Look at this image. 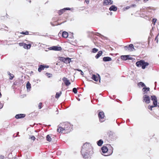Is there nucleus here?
<instances>
[{
    "mask_svg": "<svg viewBox=\"0 0 159 159\" xmlns=\"http://www.w3.org/2000/svg\"><path fill=\"white\" fill-rule=\"evenodd\" d=\"M107 137L109 140H111L115 137V134L112 132L110 131L107 133Z\"/></svg>",
    "mask_w": 159,
    "mask_h": 159,
    "instance_id": "1a4fd4ad",
    "label": "nucleus"
},
{
    "mask_svg": "<svg viewBox=\"0 0 159 159\" xmlns=\"http://www.w3.org/2000/svg\"><path fill=\"white\" fill-rule=\"evenodd\" d=\"M92 79L96 81H97L98 80V77L95 75H92L91 77Z\"/></svg>",
    "mask_w": 159,
    "mask_h": 159,
    "instance_id": "a211bd4d",
    "label": "nucleus"
},
{
    "mask_svg": "<svg viewBox=\"0 0 159 159\" xmlns=\"http://www.w3.org/2000/svg\"><path fill=\"white\" fill-rule=\"evenodd\" d=\"M73 92L75 93H77V89L76 88H74L73 89Z\"/></svg>",
    "mask_w": 159,
    "mask_h": 159,
    "instance_id": "72a5a7b5",
    "label": "nucleus"
},
{
    "mask_svg": "<svg viewBox=\"0 0 159 159\" xmlns=\"http://www.w3.org/2000/svg\"><path fill=\"white\" fill-rule=\"evenodd\" d=\"M20 33L21 34H23L25 35H28L29 34V32L28 31H26L25 32H20Z\"/></svg>",
    "mask_w": 159,
    "mask_h": 159,
    "instance_id": "cd10ccee",
    "label": "nucleus"
},
{
    "mask_svg": "<svg viewBox=\"0 0 159 159\" xmlns=\"http://www.w3.org/2000/svg\"><path fill=\"white\" fill-rule=\"evenodd\" d=\"M101 149L102 152L103 153H106L108 150L106 146H103L102 148Z\"/></svg>",
    "mask_w": 159,
    "mask_h": 159,
    "instance_id": "dca6fc26",
    "label": "nucleus"
},
{
    "mask_svg": "<svg viewBox=\"0 0 159 159\" xmlns=\"http://www.w3.org/2000/svg\"><path fill=\"white\" fill-rule=\"evenodd\" d=\"M125 50L126 51H129L130 52L133 51L134 49V46L133 44H130L129 46H126L124 47Z\"/></svg>",
    "mask_w": 159,
    "mask_h": 159,
    "instance_id": "39448f33",
    "label": "nucleus"
},
{
    "mask_svg": "<svg viewBox=\"0 0 159 159\" xmlns=\"http://www.w3.org/2000/svg\"><path fill=\"white\" fill-rule=\"evenodd\" d=\"M143 100L147 103H149L150 102V98L148 96L146 95L143 96Z\"/></svg>",
    "mask_w": 159,
    "mask_h": 159,
    "instance_id": "f8f14e48",
    "label": "nucleus"
},
{
    "mask_svg": "<svg viewBox=\"0 0 159 159\" xmlns=\"http://www.w3.org/2000/svg\"><path fill=\"white\" fill-rule=\"evenodd\" d=\"M61 60L66 63H69L71 61V59L68 57H61Z\"/></svg>",
    "mask_w": 159,
    "mask_h": 159,
    "instance_id": "9d476101",
    "label": "nucleus"
},
{
    "mask_svg": "<svg viewBox=\"0 0 159 159\" xmlns=\"http://www.w3.org/2000/svg\"><path fill=\"white\" fill-rule=\"evenodd\" d=\"M62 37L66 38L68 37L69 35L67 32L66 31H64L62 33Z\"/></svg>",
    "mask_w": 159,
    "mask_h": 159,
    "instance_id": "6ab92c4d",
    "label": "nucleus"
},
{
    "mask_svg": "<svg viewBox=\"0 0 159 159\" xmlns=\"http://www.w3.org/2000/svg\"><path fill=\"white\" fill-rule=\"evenodd\" d=\"M157 20L156 19H155V18L153 19L152 20V23H154V24H155V23L156 22Z\"/></svg>",
    "mask_w": 159,
    "mask_h": 159,
    "instance_id": "58836bf2",
    "label": "nucleus"
},
{
    "mask_svg": "<svg viewBox=\"0 0 159 159\" xmlns=\"http://www.w3.org/2000/svg\"><path fill=\"white\" fill-rule=\"evenodd\" d=\"M151 8L150 7H148L147 8V10H150L151 9Z\"/></svg>",
    "mask_w": 159,
    "mask_h": 159,
    "instance_id": "a18cd8bd",
    "label": "nucleus"
},
{
    "mask_svg": "<svg viewBox=\"0 0 159 159\" xmlns=\"http://www.w3.org/2000/svg\"><path fill=\"white\" fill-rule=\"evenodd\" d=\"M149 90L150 88H144L142 89L143 91L145 93H146L147 91H149Z\"/></svg>",
    "mask_w": 159,
    "mask_h": 159,
    "instance_id": "bb28decb",
    "label": "nucleus"
},
{
    "mask_svg": "<svg viewBox=\"0 0 159 159\" xmlns=\"http://www.w3.org/2000/svg\"><path fill=\"white\" fill-rule=\"evenodd\" d=\"M129 7H128H128H126V8L127 9H128L129 8Z\"/></svg>",
    "mask_w": 159,
    "mask_h": 159,
    "instance_id": "49530a36",
    "label": "nucleus"
},
{
    "mask_svg": "<svg viewBox=\"0 0 159 159\" xmlns=\"http://www.w3.org/2000/svg\"><path fill=\"white\" fill-rule=\"evenodd\" d=\"M25 116V115L24 114H20L16 115L15 118L17 119L22 118Z\"/></svg>",
    "mask_w": 159,
    "mask_h": 159,
    "instance_id": "2eb2a0df",
    "label": "nucleus"
},
{
    "mask_svg": "<svg viewBox=\"0 0 159 159\" xmlns=\"http://www.w3.org/2000/svg\"><path fill=\"white\" fill-rule=\"evenodd\" d=\"M62 80L66 86H69L71 84L69 80H68L67 78L65 77L63 78Z\"/></svg>",
    "mask_w": 159,
    "mask_h": 159,
    "instance_id": "9b49d317",
    "label": "nucleus"
},
{
    "mask_svg": "<svg viewBox=\"0 0 159 159\" xmlns=\"http://www.w3.org/2000/svg\"><path fill=\"white\" fill-rule=\"evenodd\" d=\"M72 38L73 37V35H72Z\"/></svg>",
    "mask_w": 159,
    "mask_h": 159,
    "instance_id": "09e8293b",
    "label": "nucleus"
},
{
    "mask_svg": "<svg viewBox=\"0 0 159 159\" xmlns=\"http://www.w3.org/2000/svg\"><path fill=\"white\" fill-rule=\"evenodd\" d=\"M71 126L68 123H66L64 127L59 126L57 129V131L59 133L66 134L69 133L70 131Z\"/></svg>",
    "mask_w": 159,
    "mask_h": 159,
    "instance_id": "f03ea898",
    "label": "nucleus"
},
{
    "mask_svg": "<svg viewBox=\"0 0 159 159\" xmlns=\"http://www.w3.org/2000/svg\"><path fill=\"white\" fill-rule=\"evenodd\" d=\"M81 152L83 157L88 158L93 153V148L89 144L85 143L82 147Z\"/></svg>",
    "mask_w": 159,
    "mask_h": 159,
    "instance_id": "f257e3e1",
    "label": "nucleus"
},
{
    "mask_svg": "<svg viewBox=\"0 0 159 159\" xmlns=\"http://www.w3.org/2000/svg\"><path fill=\"white\" fill-rule=\"evenodd\" d=\"M155 107L154 106V105H152V106H149L148 107V108L149 109H150L151 110H152V109L153 107Z\"/></svg>",
    "mask_w": 159,
    "mask_h": 159,
    "instance_id": "e433bc0d",
    "label": "nucleus"
},
{
    "mask_svg": "<svg viewBox=\"0 0 159 159\" xmlns=\"http://www.w3.org/2000/svg\"><path fill=\"white\" fill-rule=\"evenodd\" d=\"M42 104L41 102H40L39 103L38 105V107L39 109H40L42 108Z\"/></svg>",
    "mask_w": 159,
    "mask_h": 159,
    "instance_id": "f704fd0d",
    "label": "nucleus"
},
{
    "mask_svg": "<svg viewBox=\"0 0 159 159\" xmlns=\"http://www.w3.org/2000/svg\"><path fill=\"white\" fill-rule=\"evenodd\" d=\"M48 67L49 66H48L40 65L38 68V70L39 72H40L42 70H44L45 68H48Z\"/></svg>",
    "mask_w": 159,
    "mask_h": 159,
    "instance_id": "ddd939ff",
    "label": "nucleus"
},
{
    "mask_svg": "<svg viewBox=\"0 0 159 159\" xmlns=\"http://www.w3.org/2000/svg\"><path fill=\"white\" fill-rule=\"evenodd\" d=\"M30 139L31 140H33V141H34L36 139L35 138L34 136H32L30 137Z\"/></svg>",
    "mask_w": 159,
    "mask_h": 159,
    "instance_id": "4c0bfd02",
    "label": "nucleus"
},
{
    "mask_svg": "<svg viewBox=\"0 0 159 159\" xmlns=\"http://www.w3.org/2000/svg\"><path fill=\"white\" fill-rule=\"evenodd\" d=\"M89 2V0H85V2L87 4H88Z\"/></svg>",
    "mask_w": 159,
    "mask_h": 159,
    "instance_id": "ea45409f",
    "label": "nucleus"
},
{
    "mask_svg": "<svg viewBox=\"0 0 159 159\" xmlns=\"http://www.w3.org/2000/svg\"><path fill=\"white\" fill-rule=\"evenodd\" d=\"M4 158V156L1 155L0 156V159H3Z\"/></svg>",
    "mask_w": 159,
    "mask_h": 159,
    "instance_id": "a19ab883",
    "label": "nucleus"
},
{
    "mask_svg": "<svg viewBox=\"0 0 159 159\" xmlns=\"http://www.w3.org/2000/svg\"><path fill=\"white\" fill-rule=\"evenodd\" d=\"M62 93L61 92H60L59 93H57L55 96V98H58L61 95Z\"/></svg>",
    "mask_w": 159,
    "mask_h": 159,
    "instance_id": "a878e982",
    "label": "nucleus"
},
{
    "mask_svg": "<svg viewBox=\"0 0 159 159\" xmlns=\"http://www.w3.org/2000/svg\"><path fill=\"white\" fill-rule=\"evenodd\" d=\"M155 40L157 41V43H158V35H157L155 38Z\"/></svg>",
    "mask_w": 159,
    "mask_h": 159,
    "instance_id": "79ce46f5",
    "label": "nucleus"
},
{
    "mask_svg": "<svg viewBox=\"0 0 159 159\" xmlns=\"http://www.w3.org/2000/svg\"><path fill=\"white\" fill-rule=\"evenodd\" d=\"M138 85L139 86H141L142 87H145V85L144 83L142 82H140L138 84Z\"/></svg>",
    "mask_w": 159,
    "mask_h": 159,
    "instance_id": "c756f323",
    "label": "nucleus"
},
{
    "mask_svg": "<svg viewBox=\"0 0 159 159\" xmlns=\"http://www.w3.org/2000/svg\"><path fill=\"white\" fill-rule=\"evenodd\" d=\"M109 10L110 11H116L117 10V8L115 5H112L109 8Z\"/></svg>",
    "mask_w": 159,
    "mask_h": 159,
    "instance_id": "f3484780",
    "label": "nucleus"
},
{
    "mask_svg": "<svg viewBox=\"0 0 159 159\" xmlns=\"http://www.w3.org/2000/svg\"><path fill=\"white\" fill-rule=\"evenodd\" d=\"M103 60L104 61H110L111 60V58L109 57H104L103 58Z\"/></svg>",
    "mask_w": 159,
    "mask_h": 159,
    "instance_id": "aec40b11",
    "label": "nucleus"
},
{
    "mask_svg": "<svg viewBox=\"0 0 159 159\" xmlns=\"http://www.w3.org/2000/svg\"><path fill=\"white\" fill-rule=\"evenodd\" d=\"M46 75L48 77V78H50L52 76V74L50 73H46Z\"/></svg>",
    "mask_w": 159,
    "mask_h": 159,
    "instance_id": "473e14b6",
    "label": "nucleus"
},
{
    "mask_svg": "<svg viewBox=\"0 0 159 159\" xmlns=\"http://www.w3.org/2000/svg\"><path fill=\"white\" fill-rule=\"evenodd\" d=\"M25 43L23 42L20 43H19V45L20 46H23L24 47V45H25Z\"/></svg>",
    "mask_w": 159,
    "mask_h": 159,
    "instance_id": "c9c22d12",
    "label": "nucleus"
},
{
    "mask_svg": "<svg viewBox=\"0 0 159 159\" xmlns=\"http://www.w3.org/2000/svg\"><path fill=\"white\" fill-rule=\"evenodd\" d=\"M151 99L153 101V104L154 106L157 107V102L156 97L154 95L152 96H151Z\"/></svg>",
    "mask_w": 159,
    "mask_h": 159,
    "instance_id": "423d86ee",
    "label": "nucleus"
},
{
    "mask_svg": "<svg viewBox=\"0 0 159 159\" xmlns=\"http://www.w3.org/2000/svg\"><path fill=\"white\" fill-rule=\"evenodd\" d=\"M51 49L55 50V51H61L62 48L60 47H58L56 46H54L51 47Z\"/></svg>",
    "mask_w": 159,
    "mask_h": 159,
    "instance_id": "4468645a",
    "label": "nucleus"
},
{
    "mask_svg": "<svg viewBox=\"0 0 159 159\" xmlns=\"http://www.w3.org/2000/svg\"><path fill=\"white\" fill-rule=\"evenodd\" d=\"M9 75L10 76L9 79L10 80H12L13 79V78L14 77V75H13V74H11L9 72Z\"/></svg>",
    "mask_w": 159,
    "mask_h": 159,
    "instance_id": "7c9ffc66",
    "label": "nucleus"
},
{
    "mask_svg": "<svg viewBox=\"0 0 159 159\" xmlns=\"http://www.w3.org/2000/svg\"><path fill=\"white\" fill-rule=\"evenodd\" d=\"M98 116L100 122H102L105 121L106 120L105 116L103 112H99L98 114Z\"/></svg>",
    "mask_w": 159,
    "mask_h": 159,
    "instance_id": "20e7f679",
    "label": "nucleus"
},
{
    "mask_svg": "<svg viewBox=\"0 0 159 159\" xmlns=\"http://www.w3.org/2000/svg\"><path fill=\"white\" fill-rule=\"evenodd\" d=\"M75 70H76L80 72H81L82 71V70H79V69H75Z\"/></svg>",
    "mask_w": 159,
    "mask_h": 159,
    "instance_id": "37998d69",
    "label": "nucleus"
},
{
    "mask_svg": "<svg viewBox=\"0 0 159 159\" xmlns=\"http://www.w3.org/2000/svg\"><path fill=\"white\" fill-rule=\"evenodd\" d=\"M30 47H31L30 44H26V43H25V45H24V46L23 47L25 49H29L30 48Z\"/></svg>",
    "mask_w": 159,
    "mask_h": 159,
    "instance_id": "b1692460",
    "label": "nucleus"
},
{
    "mask_svg": "<svg viewBox=\"0 0 159 159\" xmlns=\"http://www.w3.org/2000/svg\"><path fill=\"white\" fill-rule=\"evenodd\" d=\"M103 143V141L102 139L99 140L97 142L98 145L99 146H101L102 144Z\"/></svg>",
    "mask_w": 159,
    "mask_h": 159,
    "instance_id": "5701e85b",
    "label": "nucleus"
},
{
    "mask_svg": "<svg viewBox=\"0 0 159 159\" xmlns=\"http://www.w3.org/2000/svg\"><path fill=\"white\" fill-rule=\"evenodd\" d=\"M136 66L138 67H141L143 69H145L149 65L148 63L145 62L143 60H141L136 63Z\"/></svg>",
    "mask_w": 159,
    "mask_h": 159,
    "instance_id": "7ed1b4c3",
    "label": "nucleus"
},
{
    "mask_svg": "<svg viewBox=\"0 0 159 159\" xmlns=\"http://www.w3.org/2000/svg\"><path fill=\"white\" fill-rule=\"evenodd\" d=\"M81 74L82 75H83L84 74L83 72L82 71L81 72Z\"/></svg>",
    "mask_w": 159,
    "mask_h": 159,
    "instance_id": "c03bdc74",
    "label": "nucleus"
},
{
    "mask_svg": "<svg viewBox=\"0 0 159 159\" xmlns=\"http://www.w3.org/2000/svg\"><path fill=\"white\" fill-rule=\"evenodd\" d=\"M46 140L49 142H51L52 141V138L50 135H48L46 136Z\"/></svg>",
    "mask_w": 159,
    "mask_h": 159,
    "instance_id": "393cba45",
    "label": "nucleus"
},
{
    "mask_svg": "<svg viewBox=\"0 0 159 159\" xmlns=\"http://www.w3.org/2000/svg\"><path fill=\"white\" fill-rule=\"evenodd\" d=\"M2 96V94L0 92V98H1Z\"/></svg>",
    "mask_w": 159,
    "mask_h": 159,
    "instance_id": "de8ad7c7",
    "label": "nucleus"
},
{
    "mask_svg": "<svg viewBox=\"0 0 159 159\" xmlns=\"http://www.w3.org/2000/svg\"><path fill=\"white\" fill-rule=\"evenodd\" d=\"M113 3V1L111 0H104L103 4L104 6L110 5Z\"/></svg>",
    "mask_w": 159,
    "mask_h": 159,
    "instance_id": "6e6552de",
    "label": "nucleus"
},
{
    "mask_svg": "<svg viewBox=\"0 0 159 159\" xmlns=\"http://www.w3.org/2000/svg\"><path fill=\"white\" fill-rule=\"evenodd\" d=\"M129 57V55H125V56H121L120 57V58L122 60L125 61L127 59H128V58Z\"/></svg>",
    "mask_w": 159,
    "mask_h": 159,
    "instance_id": "412c9836",
    "label": "nucleus"
},
{
    "mask_svg": "<svg viewBox=\"0 0 159 159\" xmlns=\"http://www.w3.org/2000/svg\"><path fill=\"white\" fill-rule=\"evenodd\" d=\"M70 10L71 8L69 7L65 8L58 11V13L59 15L61 16L63 14L66 10Z\"/></svg>",
    "mask_w": 159,
    "mask_h": 159,
    "instance_id": "0eeeda50",
    "label": "nucleus"
},
{
    "mask_svg": "<svg viewBox=\"0 0 159 159\" xmlns=\"http://www.w3.org/2000/svg\"><path fill=\"white\" fill-rule=\"evenodd\" d=\"M98 51V49L96 48H93L92 49V52L96 53Z\"/></svg>",
    "mask_w": 159,
    "mask_h": 159,
    "instance_id": "2f4dec72",
    "label": "nucleus"
},
{
    "mask_svg": "<svg viewBox=\"0 0 159 159\" xmlns=\"http://www.w3.org/2000/svg\"><path fill=\"white\" fill-rule=\"evenodd\" d=\"M102 52L101 51H99L98 54L95 56V57L96 59H98L102 54Z\"/></svg>",
    "mask_w": 159,
    "mask_h": 159,
    "instance_id": "4be33fe9",
    "label": "nucleus"
},
{
    "mask_svg": "<svg viewBox=\"0 0 159 159\" xmlns=\"http://www.w3.org/2000/svg\"><path fill=\"white\" fill-rule=\"evenodd\" d=\"M26 86L28 89H30L31 88V84L29 81L27 83Z\"/></svg>",
    "mask_w": 159,
    "mask_h": 159,
    "instance_id": "c85d7f7f",
    "label": "nucleus"
}]
</instances>
